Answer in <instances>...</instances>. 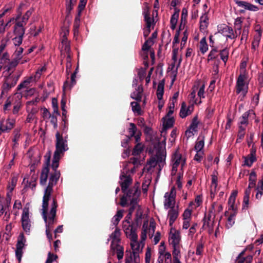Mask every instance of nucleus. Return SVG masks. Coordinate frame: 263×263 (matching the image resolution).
Wrapping results in <instances>:
<instances>
[{"label": "nucleus", "mask_w": 263, "mask_h": 263, "mask_svg": "<svg viewBox=\"0 0 263 263\" xmlns=\"http://www.w3.org/2000/svg\"><path fill=\"white\" fill-rule=\"evenodd\" d=\"M52 191L53 189H51L50 185L49 187H46L45 189L43 197L42 209L41 210L42 215L46 223V234L50 242L52 239V234L50 232L55 221L58 206L57 200L53 198L51 204L50 211L48 212L49 201L50 199Z\"/></svg>", "instance_id": "obj_1"}, {"label": "nucleus", "mask_w": 263, "mask_h": 263, "mask_svg": "<svg viewBox=\"0 0 263 263\" xmlns=\"http://www.w3.org/2000/svg\"><path fill=\"white\" fill-rule=\"evenodd\" d=\"M55 151L54 153L51 168L52 172L50 173L49 183L47 187L50 185L51 189L57 183L60 176V172L57 170L59 167V162L61 155L68 150L67 141L63 138L62 135L59 132L55 134Z\"/></svg>", "instance_id": "obj_2"}, {"label": "nucleus", "mask_w": 263, "mask_h": 263, "mask_svg": "<svg viewBox=\"0 0 263 263\" xmlns=\"http://www.w3.org/2000/svg\"><path fill=\"white\" fill-rule=\"evenodd\" d=\"M146 227V224H143L142 226L140 241H137V235H133V237L129 238L130 239V246L135 262H137L139 260V253L142 252L144 246V241L146 239V232L145 230Z\"/></svg>", "instance_id": "obj_3"}, {"label": "nucleus", "mask_w": 263, "mask_h": 263, "mask_svg": "<svg viewBox=\"0 0 263 263\" xmlns=\"http://www.w3.org/2000/svg\"><path fill=\"white\" fill-rule=\"evenodd\" d=\"M180 232L175 229L172 228L168 237V241L173 247L172 255L174 256V262L180 261Z\"/></svg>", "instance_id": "obj_4"}, {"label": "nucleus", "mask_w": 263, "mask_h": 263, "mask_svg": "<svg viewBox=\"0 0 263 263\" xmlns=\"http://www.w3.org/2000/svg\"><path fill=\"white\" fill-rule=\"evenodd\" d=\"M140 194V191L139 190L138 187L134 186L126 193L125 196H123L121 198L120 204L122 206H125L127 204V201H130L131 207L129 209V213L126 217L128 216H131L134 211V207L136 205V203H137V200Z\"/></svg>", "instance_id": "obj_5"}, {"label": "nucleus", "mask_w": 263, "mask_h": 263, "mask_svg": "<svg viewBox=\"0 0 263 263\" xmlns=\"http://www.w3.org/2000/svg\"><path fill=\"white\" fill-rule=\"evenodd\" d=\"M165 152L164 151H159L154 156L150 158L147 162L146 168L150 171L156 166H158V171H160L165 164Z\"/></svg>", "instance_id": "obj_6"}, {"label": "nucleus", "mask_w": 263, "mask_h": 263, "mask_svg": "<svg viewBox=\"0 0 263 263\" xmlns=\"http://www.w3.org/2000/svg\"><path fill=\"white\" fill-rule=\"evenodd\" d=\"M121 233L120 230L116 228L114 232L110 235V238L112 239L111 250L113 253H116L119 260L123 258L124 255L123 247L119 244Z\"/></svg>", "instance_id": "obj_7"}, {"label": "nucleus", "mask_w": 263, "mask_h": 263, "mask_svg": "<svg viewBox=\"0 0 263 263\" xmlns=\"http://www.w3.org/2000/svg\"><path fill=\"white\" fill-rule=\"evenodd\" d=\"M25 6L24 4H21L19 8L17 9V14L16 17L11 18L10 21L7 23V25L10 22L14 23L15 26L21 28H24V26L26 24L27 21L29 17L32 14V10H28L26 13L23 15L21 16L22 9Z\"/></svg>", "instance_id": "obj_8"}, {"label": "nucleus", "mask_w": 263, "mask_h": 263, "mask_svg": "<svg viewBox=\"0 0 263 263\" xmlns=\"http://www.w3.org/2000/svg\"><path fill=\"white\" fill-rule=\"evenodd\" d=\"M157 261L158 263H173L174 256L173 258L171 253L166 250L164 242H161L158 249V257Z\"/></svg>", "instance_id": "obj_9"}, {"label": "nucleus", "mask_w": 263, "mask_h": 263, "mask_svg": "<svg viewBox=\"0 0 263 263\" xmlns=\"http://www.w3.org/2000/svg\"><path fill=\"white\" fill-rule=\"evenodd\" d=\"M247 76L245 72L240 73L239 76L236 83V93H241L243 96H245L248 92V84L247 83Z\"/></svg>", "instance_id": "obj_10"}, {"label": "nucleus", "mask_w": 263, "mask_h": 263, "mask_svg": "<svg viewBox=\"0 0 263 263\" xmlns=\"http://www.w3.org/2000/svg\"><path fill=\"white\" fill-rule=\"evenodd\" d=\"M172 175H175L177 172V168L181 165V168L185 163V157L183 156L178 151H176L172 156Z\"/></svg>", "instance_id": "obj_11"}, {"label": "nucleus", "mask_w": 263, "mask_h": 263, "mask_svg": "<svg viewBox=\"0 0 263 263\" xmlns=\"http://www.w3.org/2000/svg\"><path fill=\"white\" fill-rule=\"evenodd\" d=\"M176 194L174 187H172L170 192L165 194L164 196V207L165 209L175 208Z\"/></svg>", "instance_id": "obj_12"}, {"label": "nucleus", "mask_w": 263, "mask_h": 263, "mask_svg": "<svg viewBox=\"0 0 263 263\" xmlns=\"http://www.w3.org/2000/svg\"><path fill=\"white\" fill-rule=\"evenodd\" d=\"M193 91L190 95V97L191 99H193V101L195 104H199L201 103V101L199 100L197 101V99L194 100L196 97V89H198L197 95L200 99L202 98H204V89H205V85L202 83H198L197 85H195L193 88Z\"/></svg>", "instance_id": "obj_13"}, {"label": "nucleus", "mask_w": 263, "mask_h": 263, "mask_svg": "<svg viewBox=\"0 0 263 263\" xmlns=\"http://www.w3.org/2000/svg\"><path fill=\"white\" fill-rule=\"evenodd\" d=\"M50 155H51V152H49L48 153V154H47L45 156V157L46 158L45 165L42 170L41 176H40V183L42 185H46L47 181V179L48 178L49 173V163H50Z\"/></svg>", "instance_id": "obj_14"}, {"label": "nucleus", "mask_w": 263, "mask_h": 263, "mask_svg": "<svg viewBox=\"0 0 263 263\" xmlns=\"http://www.w3.org/2000/svg\"><path fill=\"white\" fill-rule=\"evenodd\" d=\"M22 226L23 230L29 233L31 227V221L29 218V210L28 208L25 207L23 209L21 216Z\"/></svg>", "instance_id": "obj_15"}, {"label": "nucleus", "mask_w": 263, "mask_h": 263, "mask_svg": "<svg viewBox=\"0 0 263 263\" xmlns=\"http://www.w3.org/2000/svg\"><path fill=\"white\" fill-rule=\"evenodd\" d=\"M130 216L126 217V219L123 221V230L126 236L129 238L133 237V235H137L136 229L133 227V224L130 222L129 219Z\"/></svg>", "instance_id": "obj_16"}, {"label": "nucleus", "mask_w": 263, "mask_h": 263, "mask_svg": "<svg viewBox=\"0 0 263 263\" xmlns=\"http://www.w3.org/2000/svg\"><path fill=\"white\" fill-rule=\"evenodd\" d=\"M25 31V28L14 25L13 33L15 36L12 39V41L15 46H19L22 44Z\"/></svg>", "instance_id": "obj_17"}, {"label": "nucleus", "mask_w": 263, "mask_h": 263, "mask_svg": "<svg viewBox=\"0 0 263 263\" xmlns=\"http://www.w3.org/2000/svg\"><path fill=\"white\" fill-rule=\"evenodd\" d=\"M22 47H17L12 57L13 59L10 63V67H14L17 65L22 58V53L23 52Z\"/></svg>", "instance_id": "obj_18"}, {"label": "nucleus", "mask_w": 263, "mask_h": 263, "mask_svg": "<svg viewBox=\"0 0 263 263\" xmlns=\"http://www.w3.org/2000/svg\"><path fill=\"white\" fill-rule=\"evenodd\" d=\"M132 179L129 175H126L124 173H122L120 176V184L121 189L123 192L126 193V191L132 183Z\"/></svg>", "instance_id": "obj_19"}, {"label": "nucleus", "mask_w": 263, "mask_h": 263, "mask_svg": "<svg viewBox=\"0 0 263 263\" xmlns=\"http://www.w3.org/2000/svg\"><path fill=\"white\" fill-rule=\"evenodd\" d=\"M219 32H220L227 38L231 39H235L237 36V35L235 34V32L234 33L233 29L226 25H224L222 29L219 30Z\"/></svg>", "instance_id": "obj_20"}, {"label": "nucleus", "mask_w": 263, "mask_h": 263, "mask_svg": "<svg viewBox=\"0 0 263 263\" xmlns=\"http://www.w3.org/2000/svg\"><path fill=\"white\" fill-rule=\"evenodd\" d=\"M146 224V235H148L150 238H152L155 233L156 228V223L153 220H151L148 223V221H145L143 224Z\"/></svg>", "instance_id": "obj_21"}, {"label": "nucleus", "mask_w": 263, "mask_h": 263, "mask_svg": "<svg viewBox=\"0 0 263 263\" xmlns=\"http://www.w3.org/2000/svg\"><path fill=\"white\" fill-rule=\"evenodd\" d=\"M178 216V211L177 209L171 208L168 212L167 218L170 226H172Z\"/></svg>", "instance_id": "obj_22"}, {"label": "nucleus", "mask_w": 263, "mask_h": 263, "mask_svg": "<svg viewBox=\"0 0 263 263\" xmlns=\"http://www.w3.org/2000/svg\"><path fill=\"white\" fill-rule=\"evenodd\" d=\"M14 124V120L8 119L6 120H2L0 125L3 128V132H7L11 130L13 127Z\"/></svg>", "instance_id": "obj_23"}, {"label": "nucleus", "mask_w": 263, "mask_h": 263, "mask_svg": "<svg viewBox=\"0 0 263 263\" xmlns=\"http://www.w3.org/2000/svg\"><path fill=\"white\" fill-rule=\"evenodd\" d=\"M238 192L236 190L233 191L229 197L228 204L229 206V210L237 212V206L235 205V200L237 195Z\"/></svg>", "instance_id": "obj_24"}, {"label": "nucleus", "mask_w": 263, "mask_h": 263, "mask_svg": "<svg viewBox=\"0 0 263 263\" xmlns=\"http://www.w3.org/2000/svg\"><path fill=\"white\" fill-rule=\"evenodd\" d=\"M143 87L142 85L136 86L135 90L131 93L130 97L132 99L136 100L137 101L140 102L141 101Z\"/></svg>", "instance_id": "obj_25"}, {"label": "nucleus", "mask_w": 263, "mask_h": 263, "mask_svg": "<svg viewBox=\"0 0 263 263\" xmlns=\"http://www.w3.org/2000/svg\"><path fill=\"white\" fill-rule=\"evenodd\" d=\"M217 182L218 178L216 174H213L212 176V182L211 185V197L213 198L215 197L216 193H217Z\"/></svg>", "instance_id": "obj_26"}, {"label": "nucleus", "mask_w": 263, "mask_h": 263, "mask_svg": "<svg viewBox=\"0 0 263 263\" xmlns=\"http://www.w3.org/2000/svg\"><path fill=\"white\" fill-rule=\"evenodd\" d=\"M209 24V18L206 12L204 13L200 18V29L204 31Z\"/></svg>", "instance_id": "obj_27"}, {"label": "nucleus", "mask_w": 263, "mask_h": 263, "mask_svg": "<svg viewBox=\"0 0 263 263\" xmlns=\"http://www.w3.org/2000/svg\"><path fill=\"white\" fill-rule=\"evenodd\" d=\"M193 109L192 106L186 107L184 102L182 103L181 108L180 111V116L181 118H185L191 114Z\"/></svg>", "instance_id": "obj_28"}, {"label": "nucleus", "mask_w": 263, "mask_h": 263, "mask_svg": "<svg viewBox=\"0 0 263 263\" xmlns=\"http://www.w3.org/2000/svg\"><path fill=\"white\" fill-rule=\"evenodd\" d=\"M26 111L27 114L36 116L39 111V108L34 106V102H27L26 104Z\"/></svg>", "instance_id": "obj_29"}, {"label": "nucleus", "mask_w": 263, "mask_h": 263, "mask_svg": "<svg viewBox=\"0 0 263 263\" xmlns=\"http://www.w3.org/2000/svg\"><path fill=\"white\" fill-rule=\"evenodd\" d=\"M163 128L165 130L173 127L174 123V119L173 117L166 116L163 118Z\"/></svg>", "instance_id": "obj_30"}, {"label": "nucleus", "mask_w": 263, "mask_h": 263, "mask_svg": "<svg viewBox=\"0 0 263 263\" xmlns=\"http://www.w3.org/2000/svg\"><path fill=\"white\" fill-rule=\"evenodd\" d=\"M204 145V137L200 135L198 138L195 145V150L196 151L203 152L202 151Z\"/></svg>", "instance_id": "obj_31"}, {"label": "nucleus", "mask_w": 263, "mask_h": 263, "mask_svg": "<svg viewBox=\"0 0 263 263\" xmlns=\"http://www.w3.org/2000/svg\"><path fill=\"white\" fill-rule=\"evenodd\" d=\"M123 212L124 211L122 210H118L116 214L112 217L111 222L114 226H117L118 225L123 216Z\"/></svg>", "instance_id": "obj_32"}, {"label": "nucleus", "mask_w": 263, "mask_h": 263, "mask_svg": "<svg viewBox=\"0 0 263 263\" xmlns=\"http://www.w3.org/2000/svg\"><path fill=\"white\" fill-rule=\"evenodd\" d=\"M181 51V49H179L178 46L173 47L172 59H175L176 60L179 59V61H182V55Z\"/></svg>", "instance_id": "obj_33"}, {"label": "nucleus", "mask_w": 263, "mask_h": 263, "mask_svg": "<svg viewBox=\"0 0 263 263\" xmlns=\"http://www.w3.org/2000/svg\"><path fill=\"white\" fill-rule=\"evenodd\" d=\"M242 18L238 17L236 18L234 23V28L235 34L237 35L240 34V30L242 26Z\"/></svg>", "instance_id": "obj_34"}, {"label": "nucleus", "mask_w": 263, "mask_h": 263, "mask_svg": "<svg viewBox=\"0 0 263 263\" xmlns=\"http://www.w3.org/2000/svg\"><path fill=\"white\" fill-rule=\"evenodd\" d=\"M164 82L163 80L160 81L158 85L157 90V96L158 100L162 99L164 92Z\"/></svg>", "instance_id": "obj_35"}, {"label": "nucleus", "mask_w": 263, "mask_h": 263, "mask_svg": "<svg viewBox=\"0 0 263 263\" xmlns=\"http://www.w3.org/2000/svg\"><path fill=\"white\" fill-rule=\"evenodd\" d=\"M62 51H64L66 53H68V58L70 59V47L69 43L67 40L62 39Z\"/></svg>", "instance_id": "obj_36"}, {"label": "nucleus", "mask_w": 263, "mask_h": 263, "mask_svg": "<svg viewBox=\"0 0 263 263\" xmlns=\"http://www.w3.org/2000/svg\"><path fill=\"white\" fill-rule=\"evenodd\" d=\"M199 49L202 54H204L208 50V45L205 37L201 39L199 42Z\"/></svg>", "instance_id": "obj_37"}, {"label": "nucleus", "mask_w": 263, "mask_h": 263, "mask_svg": "<svg viewBox=\"0 0 263 263\" xmlns=\"http://www.w3.org/2000/svg\"><path fill=\"white\" fill-rule=\"evenodd\" d=\"M261 33L258 32V34L254 36V40L252 43V49L255 50L259 46V44L261 39Z\"/></svg>", "instance_id": "obj_38"}, {"label": "nucleus", "mask_w": 263, "mask_h": 263, "mask_svg": "<svg viewBox=\"0 0 263 263\" xmlns=\"http://www.w3.org/2000/svg\"><path fill=\"white\" fill-rule=\"evenodd\" d=\"M248 115L247 113H245L240 118L239 129H242V128H244V129H246L248 124Z\"/></svg>", "instance_id": "obj_39"}, {"label": "nucleus", "mask_w": 263, "mask_h": 263, "mask_svg": "<svg viewBox=\"0 0 263 263\" xmlns=\"http://www.w3.org/2000/svg\"><path fill=\"white\" fill-rule=\"evenodd\" d=\"M35 80H34V78L33 77V76H31L29 77H28L24 81L23 83H21L18 86V89H21V88H23V87H27V86L31 83H32V82H35Z\"/></svg>", "instance_id": "obj_40"}, {"label": "nucleus", "mask_w": 263, "mask_h": 263, "mask_svg": "<svg viewBox=\"0 0 263 263\" xmlns=\"http://www.w3.org/2000/svg\"><path fill=\"white\" fill-rule=\"evenodd\" d=\"M17 182V177L16 176H13L12 177L11 179V182L9 183L7 186V190H8V192L10 194L12 191L14 190V187L16 186V183Z\"/></svg>", "instance_id": "obj_41"}, {"label": "nucleus", "mask_w": 263, "mask_h": 263, "mask_svg": "<svg viewBox=\"0 0 263 263\" xmlns=\"http://www.w3.org/2000/svg\"><path fill=\"white\" fill-rule=\"evenodd\" d=\"M133 111L138 115H141V109L139 104L137 102H132L130 103Z\"/></svg>", "instance_id": "obj_42"}, {"label": "nucleus", "mask_w": 263, "mask_h": 263, "mask_svg": "<svg viewBox=\"0 0 263 263\" xmlns=\"http://www.w3.org/2000/svg\"><path fill=\"white\" fill-rule=\"evenodd\" d=\"M179 17V13L175 12L174 13L171 17L170 23H171V28L174 30L176 28V26L177 23L178 22V19Z\"/></svg>", "instance_id": "obj_43"}, {"label": "nucleus", "mask_w": 263, "mask_h": 263, "mask_svg": "<svg viewBox=\"0 0 263 263\" xmlns=\"http://www.w3.org/2000/svg\"><path fill=\"white\" fill-rule=\"evenodd\" d=\"M256 175L254 172H252L250 174L249 177V188H253L255 187L256 184Z\"/></svg>", "instance_id": "obj_44"}, {"label": "nucleus", "mask_w": 263, "mask_h": 263, "mask_svg": "<svg viewBox=\"0 0 263 263\" xmlns=\"http://www.w3.org/2000/svg\"><path fill=\"white\" fill-rule=\"evenodd\" d=\"M129 128H128V133L129 134V136L128 137V139H127L126 143L130 139L131 137H133L135 136V135L137 133V128L136 125L132 123H130L129 124Z\"/></svg>", "instance_id": "obj_45"}, {"label": "nucleus", "mask_w": 263, "mask_h": 263, "mask_svg": "<svg viewBox=\"0 0 263 263\" xmlns=\"http://www.w3.org/2000/svg\"><path fill=\"white\" fill-rule=\"evenodd\" d=\"M219 55L220 56L221 59L226 64L227 61H228L229 57V50L227 48H224L220 51Z\"/></svg>", "instance_id": "obj_46"}, {"label": "nucleus", "mask_w": 263, "mask_h": 263, "mask_svg": "<svg viewBox=\"0 0 263 263\" xmlns=\"http://www.w3.org/2000/svg\"><path fill=\"white\" fill-rule=\"evenodd\" d=\"M46 70V68L45 66H42L41 67H40V68H39L35 74L34 76H33V78H34V80H35V81H37L41 78V75L42 74V73L44 72H45Z\"/></svg>", "instance_id": "obj_47"}, {"label": "nucleus", "mask_w": 263, "mask_h": 263, "mask_svg": "<svg viewBox=\"0 0 263 263\" xmlns=\"http://www.w3.org/2000/svg\"><path fill=\"white\" fill-rule=\"evenodd\" d=\"M144 14V20L146 23V28H151L152 25L153 24L154 19L149 17L148 12H145Z\"/></svg>", "instance_id": "obj_48"}, {"label": "nucleus", "mask_w": 263, "mask_h": 263, "mask_svg": "<svg viewBox=\"0 0 263 263\" xmlns=\"http://www.w3.org/2000/svg\"><path fill=\"white\" fill-rule=\"evenodd\" d=\"M236 211H233V213L231 214L230 216L228 218V222L227 226L228 228L231 227L235 223V217L236 214Z\"/></svg>", "instance_id": "obj_49"}, {"label": "nucleus", "mask_w": 263, "mask_h": 263, "mask_svg": "<svg viewBox=\"0 0 263 263\" xmlns=\"http://www.w3.org/2000/svg\"><path fill=\"white\" fill-rule=\"evenodd\" d=\"M154 42L152 39H148L147 40L145 41L144 45L142 46V50L143 51H147L151 48V47L153 45Z\"/></svg>", "instance_id": "obj_50"}, {"label": "nucleus", "mask_w": 263, "mask_h": 263, "mask_svg": "<svg viewBox=\"0 0 263 263\" xmlns=\"http://www.w3.org/2000/svg\"><path fill=\"white\" fill-rule=\"evenodd\" d=\"M154 42L152 39H148L147 40L145 41L144 45L142 46V50L143 51H147L151 48V47L153 45Z\"/></svg>", "instance_id": "obj_51"}, {"label": "nucleus", "mask_w": 263, "mask_h": 263, "mask_svg": "<svg viewBox=\"0 0 263 263\" xmlns=\"http://www.w3.org/2000/svg\"><path fill=\"white\" fill-rule=\"evenodd\" d=\"M143 145L141 143H138L133 149V155L135 156L138 155L143 151Z\"/></svg>", "instance_id": "obj_52"}, {"label": "nucleus", "mask_w": 263, "mask_h": 263, "mask_svg": "<svg viewBox=\"0 0 263 263\" xmlns=\"http://www.w3.org/2000/svg\"><path fill=\"white\" fill-rule=\"evenodd\" d=\"M198 125V121L197 117L193 118L192 122L189 127V129L191 130L196 132L197 130V127Z\"/></svg>", "instance_id": "obj_53"}, {"label": "nucleus", "mask_w": 263, "mask_h": 263, "mask_svg": "<svg viewBox=\"0 0 263 263\" xmlns=\"http://www.w3.org/2000/svg\"><path fill=\"white\" fill-rule=\"evenodd\" d=\"M255 160V156H251V155H249L248 157H245V165L250 167Z\"/></svg>", "instance_id": "obj_54"}, {"label": "nucleus", "mask_w": 263, "mask_h": 263, "mask_svg": "<svg viewBox=\"0 0 263 263\" xmlns=\"http://www.w3.org/2000/svg\"><path fill=\"white\" fill-rule=\"evenodd\" d=\"M217 50L216 49H212L209 53L208 57V61H212L218 58Z\"/></svg>", "instance_id": "obj_55"}, {"label": "nucleus", "mask_w": 263, "mask_h": 263, "mask_svg": "<svg viewBox=\"0 0 263 263\" xmlns=\"http://www.w3.org/2000/svg\"><path fill=\"white\" fill-rule=\"evenodd\" d=\"M172 60L173 61V62L171 64V69L174 71L176 72L182 61H179V59H178L177 60H176L175 59Z\"/></svg>", "instance_id": "obj_56"}, {"label": "nucleus", "mask_w": 263, "mask_h": 263, "mask_svg": "<svg viewBox=\"0 0 263 263\" xmlns=\"http://www.w3.org/2000/svg\"><path fill=\"white\" fill-rule=\"evenodd\" d=\"M52 107L53 110V114H55V115H59V112L58 110V100L55 98H53L52 99Z\"/></svg>", "instance_id": "obj_57"}, {"label": "nucleus", "mask_w": 263, "mask_h": 263, "mask_svg": "<svg viewBox=\"0 0 263 263\" xmlns=\"http://www.w3.org/2000/svg\"><path fill=\"white\" fill-rule=\"evenodd\" d=\"M80 15H81V13H80V11H79L78 15L76 17V18L74 19V33H76V31H78V29L80 26Z\"/></svg>", "instance_id": "obj_58"}, {"label": "nucleus", "mask_w": 263, "mask_h": 263, "mask_svg": "<svg viewBox=\"0 0 263 263\" xmlns=\"http://www.w3.org/2000/svg\"><path fill=\"white\" fill-rule=\"evenodd\" d=\"M249 34V28L248 26H244L243 31L241 37V41L242 42L243 40L247 41Z\"/></svg>", "instance_id": "obj_59"}, {"label": "nucleus", "mask_w": 263, "mask_h": 263, "mask_svg": "<svg viewBox=\"0 0 263 263\" xmlns=\"http://www.w3.org/2000/svg\"><path fill=\"white\" fill-rule=\"evenodd\" d=\"M33 121H34L35 123H37V118L36 116L28 114L26 120V123H31Z\"/></svg>", "instance_id": "obj_60"}, {"label": "nucleus", "mask_w": 263, "mask_h": 263, "mask_svg": "<svg viewBox=\"0 0 263 263\" xmlns=\"http://www.w3.org/2000/svg\"><path fill=\"white\" fill-rule=\"evenodd\" d=\"M187 15V10L185 9H183L181 16V24L180 26V28H181L182 24H185Z\"/></svg>", "instance_id": "obj_61"}, {"label": "nucleus", "mask_w": 263, "mask_h": 263, "mask_svg": "<svg viewBox=\"0 0 263 263\" xmlns=\"http://www.w3.org/2000/svg\"><path fill=\"white\" fill-rule=\"evenodd\" d=\"M58 258L57 255L53 254L51 252H49L48 254V257L46 260V263H52L53 261L55 260Z\"/></svg>", "instance_id": "obj_62"}, {"label": "nucleus", "mask_w": 263, "mask_h": 263, "mask_svg": "<svg viewBox=\"0 0 263 263\" xmlns=\"http://www.w3.org/2000/svg\"><path fill=\"white\" fill-rule=\"evenodd\" d=\"M25 241V240L24 239L23 236H22L21 237V238H20L17 241L16 249L23 250V249L24 247Z\"/></svg>", "instance_id": "obj_63"}, {"label": "nucleus", "mask_w": 263, "mask_h": 263, "mask_svg": "<svg viewBox=\"0 0 263 263\" xmlns=\"http://www.w3.org/2000/svg\"><path fill=\"white\" fill-rule=\"evenodd\" d=\"M245 130L244 128L239 129L238 135L237 139L236 140V142L239 143L241 141V140L243 139L245 136Z\"/></svg>", "instance_id": "obj_64"}]
</instances>
